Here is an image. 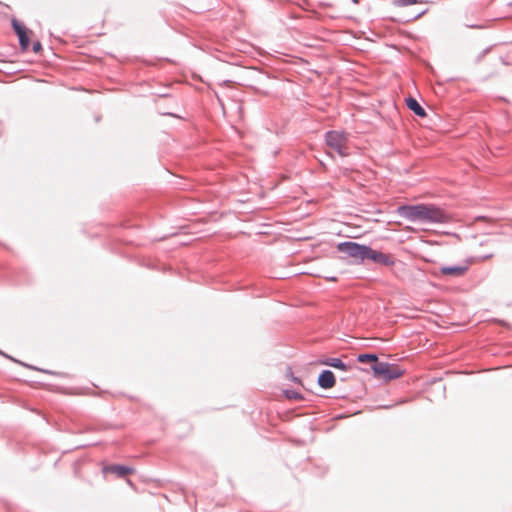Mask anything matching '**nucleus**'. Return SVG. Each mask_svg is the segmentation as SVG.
<instances>
[{
  "label": "nucleus",
  "mask_w": 512,
  "mask_h": 512,
  "mask_svg": "<svg viewBox=\"0 0 512 512\" xmlns=\"http://www.w3.org/2000/svg\"><path fill=\"white\" fill-rule=\"evenodd\" d=\"M335 382V376L330 370H324L318 377V384L324 389L334 387Z\"/></svg>",
  "instance_id": "obj_8"
},
{
  "label": "nucleus",
  "mask_w": 512,
  "mask_h": 512,
  "mask_svg": "<svg viewBox=\"0 0 512 512\" xmlns=\"http://www.w3.org/2000/svg\"><path fill=\"white\" fill-rule=\"evenodd\" d=\"M374 375L382 380L390 381L404 374V371L396 364L379 362L372 365Z\"/></svg>",
  "instance_id": "obj_2"
},
{
  "label": "nucleus",
  "mask_w": 512,
  "mask_h": 512,
  "mask_svg": "<svg viewBox=\"0 0 512 512\" xmlns=\"http://www.w3.org/2000/svg\"><path fill=\"white\" fill-rule=\"evenodd\" d=\"M468 270L467 266L457 265V266H442L439 268V274L448 277H461Z\"/></svg>",
  "instance_id": "obj_5"
},
{
  "label": "nucleus",
  "mask_w": 512,
  "mask_h": 512,
  "mask_svg": "<svg viewBox=\"0 0 512 512\" xmlns=\"http://www.w3.org/2000/svg\"><path fill=\"white\" fill-rule=\"evenodd\" d=\"M339 250L347 253L349 256L358 258L361 260L367 259L369 255L370 247L359 245L354 242L341 243L338 246Z\"/></svg>",
  "instance_id": "obj_4"
},
{
  "label": "nucleus",
  "mask_w": 512,
  "mask_h": 512,
  "mask_svg": "<svg viewBox=\"0 0 512 512\" xmlns=\"http://www.w3.org/2000/svg\"><path fill=\"white\" fill-rule=\"evenodd\" d=\"M13 27H14L16 34L19 37L21 49L24 51L27 50L29 47L28 31L26 30V28L24 26H22L21 24H19L17 22L13 23Z\"/></svg>",
  "instance_id": "obj_7"
},
{
  "label": "nucleus",
  "mask_w": 512,
  "mask_h": 512,
  "mask_svg": "<svg viewBox=\"0 0 512 512\" xmlns=\"http://www.w3.org/2000/svg\"><path fill=\"white\" fill-rule=\"evenodd\" d=\"M358 362L360 363H367L372 362L373 364L379 363L377 360V356L374 354H360L357 357Z\"/></svg>",
  "instance_id": "obj_12"
},
{
  "label": "nucleus",
  "mask_w": 512,
  "mask_h": 512,
  "mask_svg": "<svg viewBox=\"0 0 512 512\" xmlns=\"http://www.w3.org/2000/svg\"><path fill=\"white\" fill-rule=\"evenodd\" d=\"M292 379H293V381H295V382H298V383L300 382V380H299L298 378H296V377H293Z\"/></svg>",
  "instance_id": "obj_16"
},
{
  "label": "nucleus",
  "mask_w": 512,
  "mask_h": 512,
  "mask_svg": "<svg viewBox=\"0 0 512 512\" xmlns=\"http://www.w3.org/2000/svg\"><path fill=\"white\" fill-rule=\"evenodd\" d=\"M321 364L331 366L333 368L340 369L343 371H346L348 369L347 365L344 362H342V360L339 358H330L321 362Z\"/></svg>",
  "instance_id": "obj_11"
},
{
  "label": "nucleus",
  "mask_w": 512,
  "mask_h": 512,
  "mask_svg": "<svg viewBox=\"0 0 512 512\" xmlns=\"http://www.w3.org/2000/svg\"><path fill=\"white\" fill-rule=\"evenodd\" d=\"M347 135L338 131H330L326 134L327 146L334 150L339 156L344 157L348 155L347 152Z\"/></svg>",
  "instance_id": "obj_3"
},
{
  "label": "nucleus",
  "mask_w": 512,
  "mask_h": 512,
  "mask_svg": "<svg viewBox=\"0 0 512 512\" xmlns=\"http://www.w3.org/2000/svg\"><path fill=\"white\" fill-rule=\"evenodd\" d=\"M407 107L412 110L417 116L425 117L426 112L425 110L420 106V104L417 102L414 98H408L406 100Z\"/></svg>",
  "instance_id": "obj_10"
},
{
  "label": "nucleus",
  "mask_w": 512,
  "mask_h": 512,
  "mask_svg": "<svg viewBox=\"0 0 512 512\" xmlns=\"http://www.w3.org/2000/svg\"><path fill=\"white\" fill-rule=\"evenodd\" d=\"M397 212L411 221L423 223H445L449 219L443 210L434 205H403L397 209Z\"/></svg>",
  "instance_id": "obj_1"
},
{
  "label": "nucleus",
  "mask_w": 512,
  "mask_h": 512,
  "mask_svg": "<svg viewBox=\"0 0 512 512\" xmlns=\"http://www.w3.org/2000/svg\"><path fill=\"white\" fill-rule=\"evenodd\" d=\"M367 259H371L376 263L382 264L384 266H392L394 265V260L390 257V255L377 252L370 248L369 255Z\"/></svg>",
  "instance_id": "obj_6"
},
{
  "label": "nucleus",
  "mask_w": 512,
  "mask_h": 512,
  "mask_svg": "<svg viewBox=\"0 0 512 512\" xmlns=\"http://www.w3.org/2000/svg\"><path fill=\"white\" fill-rule=\"evenodd\" d=\"M329 279H330L331 281H336V280H337V278H336V277H331V278H329Z\"/></svg>",
  "instance_id": "obj_17"
},
{
  "label": "nucleus",
  "mask_w": 512,
  "mask_h": 512,
  "mask_svg": "<svg viewBox=\"0 0 512 512\" xmlns=\"http://www.w3.org/2000/svg\"><path fill=\"white\" fill-rule=\"evenodd\" d=\"M421 3L419 0H396V5L400 7H406L409 5Z\"/></svg>",
  "instance_id": "obj_13"
},
{
  "label": "nucleus",
  "mask_w": 512,
  "mask_h": 512,
  "mask_svg": "<svg viewBox=\"0 0 512 512\" xmlns=\"http://www.w3.org/2000/svg\"><path fill=\"white\" fill-rule=\"evenodd\" d=\"M104 473H113L118 477H124L128 474L134 473V469L122 465H110L103 468Z\"/></svg>",
  "instance_id": "obj_9"
},
{
  "label": "nucleus",
  "mask_w": 512,
  "mask_h": 512,
  "mask_svg": "<svg viewBox=\"0 0 512 512\" xmlns=\"http://www.w3.org/2000/svg\"><path fill=\"white\" fill-rule=\"evenodd\" d=\"M284 393L288 399H300L301 398L300 394L295 391L286 390Z\"/></svg>",
  "instance_id": "obj_14"
},
{
  "label": "nucleus",
  "mask_w": 512,
  "mask_h": 512,
  "mask_svg": "<svg viewBox=\"0 0 512 512\" xmlns=\"http://www.w3.org/2000/svg\"><path fill=\"white\" fill-rule=\"evenodd\" d=\"M41 49H42L41 43L39 41L34 42V44H33V51L35 53H39L41 51Z\"/></svg>",
  "instance_id": "obj_15"
}]
</instances>
